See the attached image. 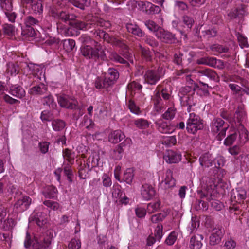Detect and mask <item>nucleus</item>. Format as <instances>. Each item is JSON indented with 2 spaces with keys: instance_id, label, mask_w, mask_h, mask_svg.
<instances>
[{
  "instance_id": "nucleus-35",
  "label": "nucleus",
  "mask_w": 249,
  "mask_h": 249,
  "mask_svg": "<svg viewBox=\"0 0 249 249\" xmlns=\"http://www.w3.org/2000/svg\"><path fill=\"white\" fill-rule=\"evenodd\" d=\"M52 125L54 131H60L65 128L66 123L61 119H54L52 121Z\"/></svg>"
},
{
  "instance_id": "nucleus-56",
  "label": "nucleus",
  "mask_w": 249,
  "mask_h": 249,
  "mask_svg": "<svg viewBox=\"0 0 249 249\" xmlns=\"http://www.w3.org/2000/svg\"><path fill=\"white\" fill-rule=\"evenodd\" d=\"M212 50L214 52L223 53H227L229 50V48L219 44H214L212 46Z\"/></svg>"
},
{
  "instance_id": "nucleus-34",
  "label": "nucleus",
  "mask_w": 249,
  "mask_h": 249,
  "mask_svg": "<svg viewBox=\"0 0 249 249\" xmlns=\"http://www.w3.org/2000/svg\"><path fill=\"white\" fill-rule=\"evenodd\" d=\"M41 101L43 105L47 106L50 108L54 109L56 107V103L53 96L50 94L44 97Z\"/></svg>"
},
{
  "instance_id": "nucleus-11",
  "label": "nucleus",
  "mask_w": 249,
  "mask_h": 249,
  "mask_svg": "<svg viewBox=\"0 0 249 249\" xmlns=\"http://www.w3.org/2000/svg\"><path fill=\"white\" fill-rule=\"evenodd\" d=\"M193 53L185 52L183 53L178 52L174 54L173 62L177 65L182 66L183 62L185 63H190L192 61Z\"/></svg>"
},
{
  "instance_id": "nucleus-7",
  "label": "nucleus",
  "mask_w": 249,
  "mask_h": 249,
  "mask_svg": "<svg viewBox=\"0 0 249 249\" xmlns=\"http://www.w3.org/2000/svg\"><path fill=\"white\" fill-rule=\"evenodd\" d=\"M50 13L52 17L65 23L68 21L69 22L71 20L75 19L77 18V16L75 14H71L66 10H61L56 7L52 8Z\"/></svg>"
},
{
  "instance_id": "nucleus-58",
  "label": "nucleus",
  "mask_w": 249,
  "mask_h": 249,
  "mask_svg": "<svg viewBox=\"0 0 249 249\" xmlns=\"http://www.w3.org/2000/svg\"><path fill=\"white\" fill-rule=\"evenodd\" d=\"M140 50L142 55L147 61H150L152 60L151 52L148 49H146L140 46Z\"/></svg>"
},
{
  "instance_id": "nucleus-10",
  "label": "nucleus",
  "mask_w": 249,
  "mask_h": 249,
  "mask_svg": "<svg viewBox=\"0 0 249 249\" xmlns=\"http://www.w3.org/2000/svg\"><path fill=\"white\" fill-rule=\"evenodd\" d=\"M156 36L162 42L166 44L175 43L177 41L176 35L172 33L160 28L156 33Z\"/></svg>"
},
{
  "instance_id": "nucleus-60",
  "label": "nucleus",
  "mask_w": 249,
  "mask_h": 249,
  "mask_svg": "<svg viewBox=\"0 0 249 249\" xmlns=\"http://www.w3.org/2000/svg\"><path fill=\"white\" fill-rule=\"evenodd\" d=\"M100 160L99 155L97 154H93L90 156L88 159V161L91 162L92 166L96 167L99 164V161Z\"/></svg>"
},
{
  "instance_id": "nucleus-30",
  "label": "nucleus",
  "mask_w": 249,
  "mask_h": 249,
  "mask_svg": "<svg viewBox=\"0 0 249 249\" xmlns=\"http://www.w3.org/2000/svg\"><path fill=\"white\" fill-rule=\"evenodd\" d=\"M1 222V228L5 231L12 230L16 224V222L12 218L8 217L6 219Z\"/></svg>"
},
{
  "instance_id": "nucleus-27",
  "label": "nucleus",
  "mask_w": 249,
  "mask_h": 249,
  "mask_svg": "<svg viewBox=\"0 0 249 249\" xmlns=\"http://www.w3.org/2000/svg\"><path fill=\"white\" fill-rule=\"evenodd\" d=\"M10 93L18 98L21 99L25 95V91L20 86L15 85L10 87Z\"/></svg>"
},
{
  "instance_id": "nucleus-28",
  "label": "nucleus",
  "mask_w": 249,
  "mask_h": 249,
  "mask_svg": "<svg viewBox=\"0 0 249 249\" xmlns=\"http://www.w3.org/2000/svg\"><path fill=\"white\" fill-rule=\"evenodd\" d=\"M126 28L127 31L135 36L139 37H143L144 36V33L142 30L136 24L132 23H127Z\"/></svg>"
},
{
  "instance_id": "nucleus-26",
  "label": "nucleus",
  "mask_w": 249,
  "mask_h": 249,
  "mask_svg": "<svg viewBox=\"0 0 249 249\" xmlns=\"http://www.w3.org/2000/svg\"><path fill=\"white\" fill-rule=\"evenodd\" d=\"M57 193V188L53 185L46 186L42 191V194L46 198H55Z\"/></svg>"
},
{
  "instance_id": "nucleus-4",
  "label": "nucleus",
  "mask_w": 249,
  "mask_h": 249,
  "mask_svg": "<svg viewBox=\"0 0 249 249\" xmlns=\"http://www.w3.org/2000/svg\"><path fill=\"white\" fill-rule=\"evenodd\" d=\"M94 34L96 35L100 38H102L105 41L113 46H117L124 51L128 50V46L124 40L119 39L113 36H110L102 30H96Z\"/></svg>"
},
{
  "instance_id": "nucleus-44",
  "label": "nucleus",
  "mask_w": 249,
  "mask_h": 249,
  "mask_svg": "<svg viewBox=\"0 0 249 249\" xmlns=\"http://www.w3.org/2000/svg\"><path fill=\"white\" fill-rule=\"evenodd\" d=\"M168 210L164 212L163 213H159L154 214L151 216V220L153 223H158L159 221H162L169 214Z\"/></svg>"
},
{
  "instance_id": "nucleus-42",
  "label": "nucleus",
  "mask_w": 249,
  "mask_h": 249,
  "mask_svg": "<svg viewBox=\"0 0 249 249\" xmlns=\"http://www.w3.org/2000/svg\"><path fill=\"white\" fill-rule=\"evenodd\" d=\"M63 48L67 52H71L75 46V40L72 39H65L63 40Z\"/></svg>"
},
{
  "instance_id": "nucleus-8",
  "label": "nucleus",
  "mask_w": 249,
  "mask_h": 249,
  "mask_svg": "<svg viewBox=\"0 0 249 249\" xmlns=\"http://www.w3.org/2000/svg\"><path fill=\"white\" fill-rule=\"evenodd\" d=\"M162 68L159 67L157 70L148 69L144 75L146 83L151 85H156L162 76Z\"/></svg>"
},
{
  "instance_id": "nucleus-9",
  "label": "nucleus",
  "mask_w": 249,
  "mask_h": 249,
  "mask_svg": "<svg viewBox=\"0 0 249 249\" xmlns=\"http://www.w3.org/2000/svg\"><path fill=\"white\" fill-rule=\"evenodd\" d=\"M213 130L215 133H218L219 138L224 137L226 132L229 128V124L225 123L220 118H215L212 121Z\"/></svg>"
},
{
  "instance_id": "nucleus-40",
  "label": "nucleus",
  "mask_w": 249,
  "mask_h": 249,
  "mask_svg": "<svg viewBox=\"0 0 249 249\" xmlns=\"http://www.w3.org/2000/svg\"><path fill=\"white\" fill-rule=\"evenodd\" d=\"M134 170L132 168H128L124 173L123 180L127 183L130 184L134 176Z\"/></svg>"
},
{
  "instance_id": "nucleus-61",
  "label": "nucleus",
  "mask_w": 249,
  "mask_h": 249,
  "mask_svg": "<svg viewBox=\"0 0 249 249\" xmlns=\"http://www.w3.org/2000/svg\"><path fill=\"white\" fill-rule=\"evenodd\" d=\"M128 107L130 111L134 114H139L140 112L139 107L136 106L134 101L130 100L128 103Z\"/></svg>"
},
{
  "instance_id": "nucleus-59",
  "label": "nucleus",
  "mask_w": 249,
  "mask_h": 249,
  "mask_svg": "<svg viewBox=\"0 0 249 249\" xmlns=\"http://www.w3.org/2000/svg\"><path fill=\"white\" fill-rule=\"evenodd\" d=\"M63 170L65 175L67 177V179L69 180V182L72 183L73 182V172L71 169V167L68 165L64 167Z\"/></svg>"
},
{
  "instance_id": "nucleus-25",
  "label": "nucleus",
  "mask_w": 249,
  "mask_h": 249,
  "mask_svg": "<svg viewBox=\"0 0 249 249\" xmlns=\"http://www.w3.org/2000/svg\"><path fill=\"white\" fill-rule=\"evenodd\" d=\"M32 202L31 198L28 196H23L15 204L16 208H21L22 211L27 210Z\"/></svg>"
},
{
  "instance_id": "nucleus-2",
  "label": "nucleus",
  "mask_w": 249,
  "mask_h": 249,
  "mask_svg": "<svg viewBox=\"0 0 249 249\" xmlns=\"http://www.w3.org/2000/svg\"><path fill=\"white\" fill-rule=\"evenodd\" d=\"M119 73L117 70L109 68L104 78L97 77L95 81V86L98 89H107L112 86L119 78Z\"/></svg>"
},
{
  "instance_id": "nucleus-55",
  "label": "nucleus",
  "mask_w": 249,
  "mask_h": 249,
  "mask_svg": "<svg viewBox=\"0 0 249 249\" xmlns=\"http://www.w3.org/2000/svg\"><path fill=\"white\" fill-rule=\"evenodd\" d=\"M200 85H202L199 91L201 92V95L205 96H208L210 95V93L208 89H212L211 86H209L208 84L205 83L201 81H199Z\"/></svg>"
},
{
  "instance_id": "nucleus-24",
  "label": "nucleus",
  "mask_w": 249,
  "mask_h": 249,
  "mask_svg": "<svg viewBox=\"0 0 249 249\" xmlns=\"http://www.w3.org/2000/svg\"><path fill=\"white\" fill-rule=\"evenodd\" d=\"M203 236L201 234L194 235L190 239V248L191 249H200L202 246V241Z\"/></svg>"
},
{
  "instance_id": "nucleus-48",
  "label": "nucleus",
  "mask_w": 249,
  "mask_h": 249,
  "mask_svg": "<svg viewBox=\"0 0 249 249\" xmlns=\"http://www.w3.org/2000/svg\"><path fill=\"white\" fill-rule=\"evenodd\" d=\"M37 236H34L33 237L30 234L28 231L26 232V237L24 240V247L28 249L33 244V243L35 242V238Z\"/></svg>"
},
{
  "instance_id": "nucleus-6",
  "label": "nucleus",
  "mask_w": 249,
  "mask_h": 249,
  "mask_svg": "<svg viewBox=\"0 0 249 249\" xmlns=\"http://www.w3.org/2000/svg\"><path fill=\"white\" fill-rule=\"evenodd\" d=\"M52 238L48 231L40 234L35 238V242L32 245L33 249H51Z\"/></svg>"
},
{
  "instance_id": "nucleus-31",
  "label": "nucleus",
  "mask_w": 249,
  "mask_h": 249,
  "mask_svg": "<svg viewBox=\"0 0 249 249\" xmlns=\"http://www.w3.org/2000/svg\"><path fill=\"white\" fill-rule=\"evenodd\" d=\"M70 3L73 6L84 10L86 7H88L90 4V0H68Z\"/></svg>"
},
{
  "instance_id": "nucleus-13",
  "label": "nucleus",
  "mask_w": 249,
  "mask_h": 249,
  "mask_svg": "<svg viewBox=\"0 0 249 249\" xmlns=\"http://www.w3.org/2000/svg\"><path fill=\"white\" fill-rule=\"evenodd\" d=\"M209 237V244L211 246L218 244L223 236L224 230L222 227H218L213 228Z\"/></svg>"
},
{
  "instance_id": "nucleus-62",
  "label": "nucleus",
  "mask_w": 249,
  "mask_h": 249,
  "mask_svg": "<svg viewBox=\"0 0 249 249\" xmlns=\"http://www.w3.org/2000/svg\"><path fill=\"white\" fill-rule=\"evenodd\" d=\"M43 204L54 211L57 210L59 208V204L58 203L49 200L44 201Z\"/></svg>"
},
{
  "instance_id": "nucleus-64",
  "label": "nucleus",
  "mask_w": 249,
  "mask_h": 249,
  "mask_svg": "<svg viewBox=\"0 0 249 249\" xmlns=\"http://www.w3.org/2000/svg\"><path fill=\"white\" fill-rule=\"evenodd\" d=\"M81 243L79 239H72L68 245L69 249H79L81 247Z\"/></svg>"
},
{
  "instance_id": "nucleus-37",
  "label": "nucleus",
  "mask_w": 249,
  "mask_h": 249,
  "mask_svg": "<svg viewBox=\"0 0 249 249\" xmlns=\"http://www.w3.org/2000/svg\"><path fill=\"white\" fill-rule=\"evenodd\" d=\"M213 162L214 163L215 167L217 170L221 171L222 175L225 172V171L221 169V167L224 166L225 160L224 157L222 156H218L216 158L213 159Z\"/></svg>"
},
{
  "instance_id": "nucleus-49",
  "label": "nucleus",
  "mask_w": 249,
  "mask_h": 249,
  "mask_svg": "<svg viewBox=\"0 0 249 249\" xmlns=\"http://www.w3.org/2000/svg\"><path fill=\"white\" fill-rule=\"evenodd\" d=\"M144 24L149 30L152 32H157L160 29L158 25L152 20H146L144 22Z\"/></svg>"
},
{
  "instance_id": "nucleus-43",
  "label": "nucleus",
  "mask_w": 249,
  "mask_h": 249,
  "mask_svg": "<svg viewBox=\"0 0 249 249\" xmlns=\"http://www.w3.org/2000/svg\"><path fill=\"white\" fill-rule=\"evenodd\" d=\"M19 71L18 67L14 63L10 62L7 64L6 72L7 73H10L11 76L17 74Z\"/></svg>"
},
{
  "instance_id": "nucleus-20",
  "label": "nucleus",
  "mask_w": 249,
  "mask_h": 249,
  "mask_svg": "<svg viewBox=\"0 0 249 249\" xmlns=\"http://www.w3.org/2000/svg\"><path fill=\"white\" fill-rule=\"evenodd\" d=\"M142 10L148 15H154L159 13L160 8L149 2H142L141 6Z\"/></svg>"
},
{
  "instance_id": "nucleus-39",
  "label": "nucleus",
  "mask_w": 249,
  "mask_h": 249,
  "mask_svg": "<svg viewBox=\"0 0 249 249\" xmlns=\"http://www.w3.org/2000/svg\"><path fill=\"white\" fill-rule=\"evenodd\" d=\"M21 35L25 38L28 37H35L36 36V32L32 26L26 25L25 27L22 29Z\"/></svg>"
},
{
  "instance_id": "nucleus-51",
  "label": "nucleus",
  "mask_w": 249,
  "mask_h": 249,
  "mask_svg": "<svg viewBox=\"0 0 249 249\" xmlns=\"http://www.w3.org/2000/svg\"><path fill=\"white\" fill-rule=\"evenodd\" d=\"M82 124L83 126H85L89 130L93 129L94 125L93 121L86 115L84 117V120Z\"/></svg>"
},
{
  "instance_id": "nucleus-19",
  "label": "nucleus",
  "mask_w": 249,
  "mask_h": 249,
  "mask_svg": "<svg viewBox=\"0 0 249 249\" xmlns=\"http://www.w3.org/2000/svg\"><path fill=\"white\" fill-rule=\"evenodd\" d=\"M130 140L127 138L124 141L117 145L113 149L111 155L115 160H120L124 154V147L126 145V143H128Z\"/></svg>"
},
{
  "instance_id": "nucleus-21",
  "label": "nucleus",
  "mask_w": 249,
  "mask_h": 249,
  "mask_svg": "<svg viewBox=\"0 0 249 249\" xmlns=\"http://www.w3.org/2000/svg\"><path fill=\"white\" fill-rule=\"evenodd\" d=\"M108 140L112 143H117L122 141H124L125 140V136L121 130H116L111 132L109 134Z\"/></svg>"
},
{
  "instance_id": "nucleus-53",
  "label": "nucleus",
  "mask_w": 249,
  "mask_h": 249,
  "mask_svg": "<svg viewBox=\"0 0 249 249\" xmlns=\"http://www.w3.org/2000/svg\"><path fill=\"white\" fill-rule=\"evenodd\" d=\"M237 137V133L235 132L233 134L229 135L224 140V143L226 146L231 145Z\"/></svg>"
},
{
  "instance_id": "nucleus-29",
  "label": "nucleus",
  "mask_w": 249,
  "mask_h": 249,
  "mask_svg": "<svg viewBox=\"0 0 249 249\" xmlns=\"http://www.w3.org/2000/svg\"><path fill=\"white\" fill-rule=\"evenodd\" d=\"M164 182L166 185L165 188L173 187L176 184V180L173 177V172L170 169H167L165 173Z\"/></svg>"
},
{
  "instance_id": "nucleus-23",
  "label": "nucleus",
  "mask_w": 249,
  "mask_h": 249,
  "mask_svg": "<svg viewBox=\"0 0 249 249\" xmlns=\"http://www.w3.org/2000/svg\"><path fill=\"white\" fill-rule=\"evenodd\" d=\"M48 86L42 83L35 86L30 89L29 92L30 94L35 95H42L47 93Z\"/></svg>"
},
{
  "instance_id": "nucleus-3",
  "label": "nucleus",
  "mask_w": 249,
  "mask_h": 249,
  "mask_svg": "<svg viewBox=\"0 0 249 249\" xmlns=\"http://www.w3.org/2000/svg\"><path fill=\"white\" fill-rule=\"evenodd\" d=\"M204 126L203 121L198 115L194 113L189 114L186 127L188 133L195 134L198 130H202Z\"/></svg>"
},
{
  "instance_id": "nucleus-63",
  "label": "nucleus",
  "mask_w": 249,
  "mask_h": 249,
  "mask_svg": "<svg viewBox=\"0 0 249 249\" xmlns=\"http://www.w3.org/2000/svg\"><path fill=\"white\" fill-rule=\"evenodd\" d=\"M177 240V233L175 231H172L168 235L167 238L165 241L166 244L169 246L172 245L174 244L175 242Z\"/></svg>"
},
{
  "instance_id": "nucleus-50",
  "label": "nucleus",
  "mask_w": 249,
  "mask_h": 249,
  "mask_svg": "<svg viewBox=\"0 0 249 249\" xmlns=\"http://www.w3.org/2000/svg\"><path fill=\"white\" fill-rule=\"evenodd\" d=\"M135 124L140 129H145L148 127V122L143 119H139L135 120Z\"/></svg>"
},
{
  "instance_id": "nucleus-18",
  "label": "nucleus",
  "mask_w": 249,
  "mask_h": 249,
  "mask_svg": "<svg viewBox=\"0 0 249 249\" xmlns=\"http://www.w3.org/2000/svg\"><path fill=\"white\" fill-rule=\"evenodd\" d=\"M141 195L145 200H150L155 196L156 191L154 188L150 184L145 183L142 185Z\"/></svg>"
},
{
  "instance_id": "nucleus-54",
  "label": "nucleus",
  "mask_w": 249,
  "mask_h": 249,
  "mask_svg": "<svg viewBox=\"0 0 249 249\" xmlns=\"http://www.w3.org/2000/svg\"><path fill=\"white\" fill-rule=\"evenodd\" d=\"M228 150L230 154L234 156V158L237 160L238 158H236L235 157L240 153L241 148V146H240L239 145H235L234 146L229 147Z\"/></svg>"
},
{
  "instance_id": "nucleus-12",
  "label": "nucleus",
  "mask_w": 249,
  "mask_h": 249,
  "mask_svg": "<svg viewBox=\"0 0 249 249\" xmlns=\"http://www.w3.org/2000/svg\"><path fill=\"white\" fill-rule=\"evenodd\" d=\"M58 102L61 107L71 109L75 108L78 103L74 98L67 95L60 96Z\"/></svg>"
},
{
  "instance_id": "nucleus-32",
  "label": "nucleus",
  "mask_w": 249,
  "mask_h": 249,
  "mask_svg": "<svg viewBox=\"0 0 249 249\" xmlns=\"http://www.w3.org/2000/svg\"><path fill=\"white\" fill-rule=\"evenodd\" d=\"M192 89V88L190 86H186L184 87H182L180 88L179 90V93L184 96L183 97H182V100H185V101L187 103V105L189 106V107L188 108V110H189V108H191V103L190 102V100L191 98H192V97L189 96H185L186 94H187L188 93H189Z\"/></svg>"
},
{
  "instance_id": "nucleus-16",
  "label": "nucleus",
  "mask_w": 249,
  "mask_h": 249,
  "mask_svg": "<svg viewBox=\"0 0 249 249\" xmlns=\"http://www.w3.org/2000/svg\"><path fill=\"white\" fill-rule=\"evenodd\" d=\"M199 76L203 80L208 79L210 81L218 82L219 80V76L216 72L210 69H205L198 71Z\"/></svg>"
},
{
  "instance_id": "nucleus-38",
  "label": "nucleus",
  "mask_w": 249,
  "mask_h": 249,
  "mask_svg": "<svg viewBox=\"0 0 249 249\" xmlns=\"http://www.w3.org/2000/svg\"><path fill=\"white\" fill-rule=\"evenodd\" d=\"M156 125L158 127L159 131L162 133H170L173 130L169 126L166 122L160 121L156 122Z\"/></svg>"
},
{
  "instance_id": "nucleus-15",
  "label": "nucleus",
  "mask_w": 249,
  "mask_h": 249,
  "mask_svg": "<svg viewBox=\"0 0 249 249\" xmlns=\"http://www.w3.org/2000/svg\"><path fill=\"white\" fill-rule=\"evenodd\" d=\"M163 159L168 163H177L181 160V155L179 152L168 150L164 155Z\"/></svg>"
},
{
  "instance_id": "nucleus-22",
  "label": "nucleus",
  "mask_w": 249,
  "mask_h": 249,
  "mask_svg": "<svg viewBox=\"0 0 249 249\" xmlns=\"http://www.w3.org/2000/svg\"><path fill=\"white\" fill-rule=\"evenodd\" d=\"M213 159L211 154L209 152L202 154L199 159L200 165L202 167L209 168L213 165Z\"/></svg>"
},
{
  "instance_id": "nucleus-1",
  "label": "nucleus",
  "mask_w": 249,
  "mask_h": 249,
  "mask_svg": "<svg viewBox=\"0 0 249 249\" xmlns=\"http://www.w3.org/2000/svg\"><path fill=\"white\" fill-rule=\"evenodd\" d=\"M79 40L83 44L80 50L82 55L86 58L93 59L96 62L105 61L107 59L105 49L90 36L83 35L79 37Z\"/></svg>"
},
{
  "instance_id": "nucleus-57",
  "label": "nucleus",
  "mask_w": 249,
  "mask_h": 249,
  "mask_svg": "<svg viewBox=\"0 0 249 249\" xmlns=\"http://www.w3.org/2000/svg\"><path fill=\"white\" fill-rule=\"evenodd\" d=\"M53 118V114L50 111L44 110L41 113L40 118L43 121H50Z\"/></svg>"
},
{
  "instance_id": "nucleus-46",
  "label": "nucleus",
  "mask_w": 249,
  "mask_h": 249,
  "mask_svg": "<svg viewBox=\"0 0 249 249\" xmlns=\"http://www.w3.org/2000/svg\"><path fill=\"white\" fill-rule=\"evenodd\" d=\"M246 116V113L243 109L240 107H238L235 112V117L239 124L243 126L241 122Z\"/></svg>"
},
{
  "instance_id": "nucleus-14",
  "label": "nucleus",
  "mask_w": 249,
  "mask_h": 249,
  "mask_svg": "<svg viewBox=\"0 0 249 249\" xmlns=\"http://www.w3.org/2000/svg\"><path fill=\"white\" fill-rule=\"evenodd\" d=\"M246 197V191L241 187L232 189L231 193V199L232 202L240 203Z\"/></svg>"
},
{
  "instance_id": "nucleus-36",
  "label": "nucleus",
  "mask_w": 249,
  "mask_h": 249,
  "mask_svg": "<svg viewBox=\"0 0 249 249\" xmlns=\"http://www.w3.org/2000/svg\"><path fill=\"white\" fill-rule=\"evenodd\" d=\"M217 61V60L213 57H203L198 59L197 63L199 64H205L215 67Z\"/></svg>"
},
{
  "instance_id": "nucleus-17",
  "label": "nucleus",
  "mask_w": 249,
  "mask_h": 249,
  "mask_svg": "<svg viewBox=\"0 0 249 249\" xmlns=\"http://www.w3.org/2000/svg\"><path fill=\"white\" fill-rule=\"evenodd\" d=\"M247 14L246 6L241 4L235 9L231 10L228 15L231 19H234L236 18L242 19Z\"/></svg>"
},
{
  "instance_id": "nucleus-47",
  "label": "nucleus",
  "mask_w": 249,
  "mask_h": 249,
  "mask_svg": "<svg viewBox=\"0 0 249 249\" xmlns=\"http://www.w3.org/2000/svg\"><path fill=\"white\" fill-rule=\"evenodd\" d=\"M176 109L174 107H169L165 112L162 115V117L165 120L173 119L176 114Z\"/></svg>"
},
{
  "instance_id": "nucleus-52",
  "label": "nucleus",
  "mask_w": 249,
  "mask_h": 249,
  "mask_svg": "<svg viewBox=\"0 0 249 249\" xmlns=\"http://www.w3.org/2000/svg\"><path fill=\"white\" fill-rule=\"evenodd\" d=\"M89 171L86 169V164H81L78 168L79 177L81 179H84L87 178Z\"/></svg>"
},
{
  "instance_id": "nucleus-45",
  "label": "nucleus",
  "mask_w": 249,
  "mask_h": 249,
  "mask_svg": "<svg viewBox=\"0 0 249 249\" xmlns=\"http://www.w3.org/2000/svg\"><path fill=\"white\" fill-rule=\"evenodd\" d=\"M0 3L1 8L5 12L13 10L12 0H0Z\"/></svg>"
},
{
  "instance_id": "nucleus-33",
  "label": "nucleus",
  "mask_w": 249,
  "mask_h": 249,
  "mask_svg": "<svg viewBox=\"0 0 249 249\" xmlns=\"http://www.w3.org/2000/svg\"><path fill=\"white\" fill-rule=\"evenodd\" d=\"M30 4L34 13L40 14L42 13L43 5L40 0H33Z\"/></svg>"
},
{
  "instance_id": "nucleus-41",
  "label": "nucleus",
  "mask_w": 249,
  "mask_h": 249,
  "mask_svg": "<svg viewBox=\"0 0 249 249\" xmlns=\"http://www.w3.org/2000/svg\"><path fill=\"white\" fill-rule=\"evenodd\" d=\"M160 204L161 202L160 200L149 203L147 206V213L151 214L158 211L160 209Z\"/></svg>"
},
{
  "instance_id": "nucleus-5",
  "label": "nucleus",
  "mask_w": 249,
  "mask_h": 249,
  "mask_svg": "<svg viewBox=\"0 0 249 249\" xmlns=\"http://www.w3.org/2000/svg\"><path fill=\"white\" fill-rule=\"evenodd\" d=\"M69 27L64 29V33L65 36H70L78 35L77 30H86L89 28V23L75 19L71 20L69 22Z\"/></svg>"
}]
</instances>
